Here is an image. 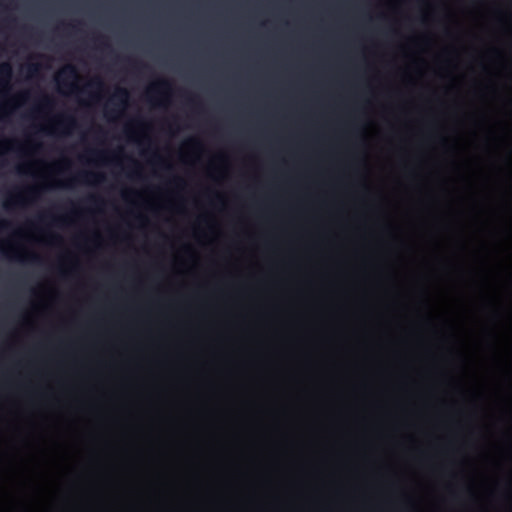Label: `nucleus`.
Wrapping results in <instances>:
<instances>
[{
	"label": "nucleus",
	"instance_id": "f257e3e1",
	"mask_svg": "<svg viewBox=\"0 0 512 512\" xmlns=\"http://www.w3.org/2000/svg\"><path fill=\"white\" fill-rule=\"evenodd\" d=\"M78 79V72L74 65L68 64L64 66L57 74L56 81L59 85L68 87L72 90L77 89V86L69 82V80L75 81Z\"/></svg>",
	"mask_w": 512,
	"mask_h": 512
},
{
	"label": "nucleus",
	"instance_id": "f03ea898",
	"mask_svg": "<svg viewBox=\"0 0 512 512\" xmlns=\"http://www.w3.org/2000/svg\"><path fill=\"white\" fill-rule=\"evenodd\" d=\"M105 180V177L101 173H93V172H81L77 176L71 178L67 183L63 184V186L70 187L74 182H82V183H101Z\"/></svg>",
	"mask_w": 512,
	"mask_h": 512
},
{
	"label": "nucleus",
	"instance_id": "7ed1b4c3",
	"mask_svg": "<svg viewBox=\"0 0 512 512\" xmlns=\"http://www.w3.org/2000/svg\"><path fill=\"white\" fill-rule=\"evenodd\" d=\"M11 77H12L11 65L7 62L0 64V86H2L4 88H8Z\"/></svg>",
	"mask_w": 512,
	"mask_h": 512
},
{
	"label": "nucleus",
	"instance_id": "20e7f679",
	"mask_svg": "<svg viewBox=\"0 0 512 512\" xmlns=\"http://www.w3.org/2000/svg\"><path fill=\"white\" fill-rule=\"evenodd\" d=\"M170 88H171V83L168 80L159 79L150 86V88L148 90V94L159 93L161 91H167V90H170Z\"/></svg>",
	"mask_w": 512,
	"mask_h": 512
},
{
	"label": "nucleus",
	"instance_id": "39448f33",
	"mask_svg": "<svg viewBox=\"0 0 512 512\" xmlns=\"http://www.w3.org/2000/svg\"><path fill=\"white\" fill-rule=\"evenodd\" d=\"M76 124L77 123H76L75 118L71 115L61 116L57 120V125L61 126V127L74 128V127H76Z\"/></svg>",
	"mask_w": 512,
	"mask_h": 512
},
{
	"label": "nucleus",
	"instance_id": "423d86ee",
	"mask_svg": "<svg viewBox=\"0 0 512 512\" xmlns=\"http://www.w3.org/2000/svg\"><path fill=\"white\" fill-rule=\"evenodd\" d=\"M128 97L129 93L126 89L118 88L113 95V100H118L121 104L125 105Z\"/></svg>",
	"mask_w": 512,
	"mask_h": 512
},
{
	"label": "nucleus",
	"instance_id": "0eeeda50",
	"mask_svg": "<svg viewBox=\"0 0 512 512\" xmlns=\"http://www.w3.org/2000/svg\"><path fill=\"white\" fill-rule=\"evenodd\" d=\"M23 204V197L21 194H15L11 196L5 203L7 209Z\"/></svg>",
	"mask_w": 512,
	"mask_h": 512
},
{
	"label": "nucleus",
	"instance_id": "6e6552de",
	"mask_svg": "<svg viewBox=\"0 0 512 512\" xmlns=\"http://www.w3.org/2000/svg\"><path fill=\"white\" fill-rule=\"evenodd\" d=\"M40 71V65L39 64H29L28 65V72L30 75H36Z\"/></svg>",
	"mask_w": 512,
	"mask_h": 512
},
{
	"label": "nucleus",
	"instance_id": "1a4fd4ad",
	"mask_svg": "<svg viewBox=\"0 0 512 512\" xmlns=\"http://www.w3.org/2000/svg\"><path fill=\"white\" fill-rule=\"evenodd\" d=\"M86 86L91 87V88L96 87V88L100 89L103 87V82L100 79H95V80L90 81Z\"/></svg>",
	"mask_w": 512,
	"mask_h": 512
},
{
	"label": "nucleus",
	"instance_id": "9d476101",
	"mask_svg": "<svg viewBox=\"0 0 512 512\" xmlns=\"http://www.w3.org/2000/svg\"><path fill=\"white\" fill-rule=\"evenodd\" d=\"M52 105H53V101H52V99H51V98H49L48 96H45V97L43 98V101H42V106H43L44 108H51V107H52Z\"/></svg>",
	"mask_w": 512,
	"mask_h": 512
},
{
	"label": "nucleus",
	"instance_id": "9b49d317",
	"mask_svg": "<svg viewBox=\"0 0 512 512\" xmlns=\"http://www.w3.org/2000/svg\"><path fill=\"white\" fill-rule=\"evenodd\" d=\"M9 226V222L5 220H0V230L6 229Z\"/></svg>",
	"mask_w": 512,
	"mask_h": 512
},
{
	"label": "nucleus",
	"instance_id": "f8f14e48",
	"mask_svg": "<svg viewBox=\"0 0 512 512\" xmlns=\"http://www.w3.org/2000/svg\"><path fill=\"white\" fill-rule=\"evenodd\" d=\"M88 200H89L90 202H94V203H96V202H98V201H99V199H98V198H96L95 196H90V197L88 198Z\"/></svg>",
	"mask_w": 512,
	"mask_h": 512
},
{
	"label": "nucleus",
	"instance_id": "ddd939ff",
	"mask_svg": "<svg viewBox=\"0 0 512 512\" xmlns=\"http://www.w3.org/2000/svg\"><path fill=\"white\" fill-rule=\"evenodd\" d=\"M91 154L96 155L98 157L102 156V153L101 152H97V151H91Z\"/></svg>",
	"mask_w": 512,
	"mask_h": 512
},
{
	"label": "nucleus",
	"instance_id": "4468645a",
	"mask_svg": "<svg viewBox=\"0 0 512 512\" xmlns=\"http://www.w3.org/2000/svg\"><path fill=\"white\" fill-rule=\"evenodd\" d=\"M47 215H41L39 216V220L43 222L46 219Z\"/></svg>",
	"mask_w": 512,
	"mask_h": 512
},
{
	"label": "nucleus",
	"instance_id": "2eb2a0df",
	"mask_svg": "<svg viewBox=\"0 0 512 512\" xmlns=\"http://www.w3.org/2000/svg\"><path fill=\"white\" fill-rule=\"evenodd\" d=\"M31 259H32L33 261H37V260H39V257H38L37 255L33 254V255H32V257H31Z\"/></svg>",
	"mask_w": 512,
	"mask_h": 512
},
{
	"label": "nucleus",
	"instance_id": "dca6fc26",
	"mask_svg": "<svg viewBox=\"0 0 512 512\" xmlns=\"http://www.w3.org/2000/svg\"><path fill=\"white\" fill-rule=\"evenodd\" d=\"M54 221L56 223H62L63 222V219L62 218H55Z\"/></svg>",
	"mask_w": 512,
	"mask_h": 512
},
{
	"label": "nucleus",
	"instance_id": "f3484780",
	"mask_svg": "<svg viewBox=\"0 0 512 512\" xmlns=\"http://www.w3.org/2000/svg\"><path fill=\"white\" fill-rule=\"evenodd\" d=\"M28 192L31 194H34L36 192V190L34 188H30V189H28Z\"/></svg>",
	"mask_w": 512,
	"mask_h": 512
},
{
	"label": "nucleus",
	"instance_id": "a211bd4d",
	"mask_svg": "<svg viewBox=\"0 0 512 512\" xmlns=\"http://www.w3.org/2000/svg\"><path fill=\"white\" fill-rule=\"evenodd\" d=\"M53 239L60 240V237L58 235H53Z\"/></svg>",
	"mask_w": 512,
	"mask_h": 512
}]
</instances>
